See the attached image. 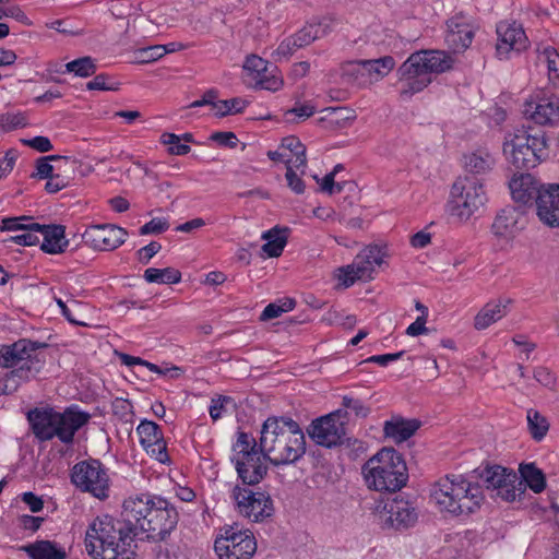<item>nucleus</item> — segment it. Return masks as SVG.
Returning <instances> with one entry per match:
<instances>
[{
  "mask_svg": "<svg viewBox=\"0 0 559 559\" xmlns=\"http://www.w3.org/2000/svg\"><path fill=\"white\" fill-rule=\"evenodd\" d=\"M521 213L513 206L502 209L495 217L491 230L497 237H509L516 233Z\"/></svg>",
  "mask_w": 559,
  "mask_h": 559,
  "instance_id": "cd10ccee",
  "label": "nucleus"
},
{
  "mask_svg": "<svg viewBox=\"0 0 559 559\" xmlns=\"http://www.w3.org/2000/svg\"><path fill=\"white\" fill-rule=\"evenodd\" d=\"M36 223H29L23 228V234L11 237V241L20 246H35L39 243V230L33 228Z\"/></svg>",
  "mask_w": 559,
  "mask_h": 559,
  "instance_id": "de8ad7c7",
  "label": "nucleus"
},
{
  "mask_svg": "<svg viewBox=\"0 0 559 559\" xmlns=\"http://www.w3.org/2000/svg\"><path fill=\"white\" fill-rule=\"evenodd\" d=\"M169 227V224L167 223V221L163 219V218H153L151 219L150 222H147L146 224H144L139 233L140 235H150V234H155V235H158V234H162L164 231H166Z\"/></svg>",
  "mask_w": 559,
  "mask_h": 559,
  "instance_id": "5fc2aeb1",
  "label": "nucleus"
},
{
  "mask_svg": "<svg viewBox=\"0 0 559 559\" xmlns=\"http://www.w3.org/2000/svg\"><path fill=\"white\" fill-rule=\"evenodd\" d=\"M364 64L369 74L376 73L383 78L394 68L395 61L393 57L385 56L374 60H364Z\"/></svg>",
  "mask_w": 559,
  "mask_h": 559,
  "instance_id": "79ce46f5",
  "label": "nucleus"
},
{
  "mask_svg": "<svg viewBox=\"0 0 559 559\" xmlns=\"http://www.w3.org/2000/svg\"><path fill=\"white\" fill-rule=\"evenodd\" d=\"M519 472V477L525 485V489L530 487L535 493H539L545 489V475L534 463H522Z\"/></svg>",
  "mask_w": 559,
  "mask_h": 559,
  "instance_id": "2f4dec72",
  "label": "nucleus"
},
{
  "mask_svg": "<svg viewBox=\"0 0 559 559\" xmlns=\"http://www.w3.org/2000/svg\"><path fill=\"white\" fill-rule=\"evenodd\" d=\"M430 498L440 512L452 516H468L479 510L484 502L479 484L453 474L445 475L432 485Z\"/></svg>",
  "mask_w": 559,
  "mask_h": 559,
  "instance_id": "20e7f679",
  "label": "nucleus"
},
{
  "mask_svg": "<svg viewBox=\"0 0 559 559\" xmlns=\"http://www.w3.org/2000/svg\"><path fill=\"white\" fill-rule=\"evenodd\" d=\"M122 507L123 519L104 514L88 525L84 542L93 559H134L139 533L151 543L166 542L179 521L176 508L160 496H131Z\"/></svg>",
  "mask_w": 559,
  "mask_h": 559,
  "instance_id": "f257e3e1",
  "label": "nucleus"
},
{
  "mask_svg": "<svg viewBox=\"0 0 559 559\" xmlns=\"http://www.w3.org/2000/svg\"><path fill=\"white\" fill-rule=\"evenodd\" d=\"M342 406L350 409L357 417H367L370 414V407L361 400L344 395L342 399Z\"/></svg>",
  "mask_w": 559,
  "mask_h": 559,
  "instance_id": "8fccbe9b",
  "label": "nucleus"
},
{
  "mask_svg": "<svg viewBox=\"0 0 559 559\" xmlns=\"http://www.w3.org/2000/svg\"><path fill=\"white\" fill-rule=\"evenodd\" d=\"M162 249V245L157 241H151L145 247L138 250L136 255L139 262L142 264H147L150 260L157 254Z\"/></svg>",
  "mask_w": 559,
  "mask_h": 559,
  "instance_id": "4d7b16f0",
  "label": "nucleus"
},
{
  "mask_svg": "<svg viewBox=\"0 0 559 559\" xmlns=\"http://www.w3.org/2000/svg\"><path fill=\"white\" fill-rule=\"evenodd\" d=\"M167 53V46L155 45L143 48L138 51V61L140 63H148L158 60Z\"/></svg>",
  "mask_w": 559,
  "mask_h": 559,
  "instance_id": "09e8293b",
  "label": "nucleus"
},
{
  "mask_svg": "<svg viewBox=\"0 0 559 559\" xmlns=\"http://www.w3.org/2000/svg\"><path fill=\"white\" fill-rule=\"evenodd\" d=\"M316 112V107L310 104H297L292 109L285 111L287 122L298 123L311 117Z\"/></svg>",
  "mask_w": 559,
  "mask_h": 559,
  "instance_id": "a18cd8bd",
  "label": "nucleus"
},
{
  "mask_svg": "<svg viewBox=\"0 0 559 559\" xmlns=\"http://www.w3.org/2000/svg\"><path fill=\"white\" fill-rule=\"evenodd\" d=\"M362 473L368 487L377 491L396 492L408 480L405 460L393 448H383L369 459Z\"/></svg>",
  "mask_w": 559,
  "mask_h": 559,
  "instance_id": "423d86ee",
  "label": "nucleus"
},
{
  "mask_svg": "<svg viewBox=\"0 0 559 559\" xmlns=\"http://www.w3.org/2000/svg\"><path fill=\"white\" fill-rule=\"evenodd\" d=\"M464 169L472 175H485L495 166V158L487 150H476L463 157Z\"/></svg>",
  "mask_w": 559,
  "mask_h": 559,
  "instance_id": "c85d7f7f",
  "label": "nucleus"
},
{
  "mask_svg": "<svg viewBox=\"0 0 559 559\" xmlns=\"http://www.w3.org/2000/svg\"><path fill=\"white\" fill-rule=\"evenodd\" d=\"M112 411L115 415L128 420L127 416L132 415V404L128 400L117 399L112 402Z\"/></svg>",
  "mask_w": 559,
  "mask_h": 559,
  "instance_id": "774afa93",
  "label": "nucleus"
},
{
  "mask_svg": "<svg viewBox=\"0 0 559 559\" xmlns=\"http://www.w3.org/2000/svg\"><path fill=\"white\" fill-rule=\"evenodd\" d=\"M23 143L40 153H46L52 150L50 140L43 135H37L29 140H23Z\"/></svg>",
  "mask_w": 559,
  "mask_h": 559,
  "instance_id": "052dcab7",
  "label": "nucleus"
},
{
  "mask_svg": "<svg viewBox=\"0 0 559 559\" xmlns=\"http://www.w3.org/2000/svg\"><path fill=\"white\" fill-rule=\"evenodd\" d=\"M288 187L297 194H301L305 191V182L293 169V166L288 165L285 174Z\"/></svg>",
  "mask_w": 559,
  "mask_h": 559,
  "instance_id": "13d9d810",
  "label": "nucleus"
},
{
  "mask_svg": "<svg viewBox=\"0 0 559 559\" xmlns=\"http://www.w3.org/2000/svg\"><path fill=\"white\" fill-rule=\"evenodd\" d=\"M128 231L114 224L93 225L82 235L85 243L99 251H111L126 241Z\"/></svg>",
  "mask_w": 559,
  "mask_h": 559,
  "instance_id": "dca6fc26",
  "label": "nucleus"
},
{
  "mask_svg": "<svg viewBox=\"0 0 559 559\" xmlns=\"http://www.w3.org/2000/svg\"><path fill=\"white\" fill-rule=\"evenodd\" d=\"M143 277L147 283L177 284L181 281V273L174 267H148L144 271Z\"/></svg>",
  "mask_w": 559,
  "mask_h": 559,
  "instance_id": "72a5a7b5",
  "label": "nucleus"
},
{
  "mask_svg": "<svg viewBox=\"0 0 559 559\" xmlns=\"http://www.w3.org/2000/svg\"><path fill=\"white\" fill-rule=\"evenodd\" d=\"M337 278L346 288L354 285L356 281H359L358 277H356V272L352 264L340 267Z\"/></svg>",
  "mask_w": 559,
  "mask_h": 559,
  "instance_id": "0e129e2a",
  "label": "nucleus"
},
{
  "mask_svg": "<svg viewBox=\"0 0 559 559\" xmlns=\"http://www.w3.org/2000/svg\"><path fill=\"white\" fill-rule=\"evenodd\" d=\"M296 301L293 298L285 297L269 304L260 316L261 321H269L278 318L282 313L293 310Z\"/></svg>",
  "mask_w": 559,
  "mask_h": 559,
  "instance_id": "e433bc0d",
  "label": "nucleus"
},
{
  "mask_svg": "<svg viewBox=\"0 0 559 559\" xmlns=\"http://www.w3.org/2000/svg\"><path fill=\"white\" fill-rule=\"evenodd\" d=\"M358 255L365 260V263L373 266L381 265L384 257L379 246H368Z\"/></svg>",
  "mask_w": 559,
  "mask_h": 559,
  "instance_id": "864d4df0",
  "label": "nucleus"
},
{
  "mask_svg": "<svg viewBox=\"0 0 559 559\" xmlns=\"http://www.w3.org/2000/svg\"><path fill=\"white\" fill-rule=\"evenodd\" d=\"M536 193L538 218L548 227L559 228V183L542 186Z\"/></svg>",
  "mask_w": 559,
  "mask_h": 559,
  "instance_id": "6ab92c4d",
  "label": "nucleus"
},
{
  "mask_svg": "<svg viewBox=\"0 0 559 559\" xmlns=\"http://www.w3.org/2000/svg\"><path fill=\"white\" fill-rule=\"evenodd\" d=\"M539 59L547 63L548 78L552 84H559V53L551 47H545L539 55Z\"/></svg>",
  "mask_w": 559,
  "mask_h": 559,
  "instance_id": "ea45409f",
  "label": "nucleus"
},
{
  "mask_svg": "<svg viewBox=\"0 0 559 559\" xmlns=\"http://www.w3.org/2000/svg\"><path fill=\"white\" fill-rule=\"evenodd\" d=\"M160 141L163 144L169 145L168 152L173 155H187L191 150L188 144L180 143V138L175 133H163Z\"/></svg>",
  "mask_w": 559,
  "mask_h": 559,
  "instance_id": "49530a36",
  "label": "nucleus"
},
{
  "mask_svg": "<svg viewBox=\"0 0 559 559\" xmlns=\"http://www.w3.org/2000/svg\"><path fill=\"white\" fill-rule=\"evenodd\" d=\"M324 34L325 29L321 24H308L295 35H293L294 40L292 41V45L302 48L310 45L316 39L322 37Z\"/></svg>",
  "mask_w": 559,
  "mask_h": 559,
  "instance_id": "c9c22d12",
  "label": "nucleus"
},
{
  "mask_svg": "<svg viewBox=\"0 0 559 559\" xmlns=\"http://www.w3.org/2000/svg\"><path fill=\"white\" fill-rule=\"evenodd\" d=\"M31 559H66V551L50 540H37L20 548Z\"/></svg>",
  "mask_w": 559,
  "mask_h": 559,
  "instance_id": "c756f323",
  "label": "nucleus"
},
{
  "mask_svg": "<svg viewBox=\"0 0 559 559\" xmlns=\"http://www.w3.org/2000/svg\"><path fill=\"white\" fill-rule=\"evenodd\" d=\"M480 478L486 484L487 489L496 491V496L507 502L521 500L525 495V485L512 469L500 465L487 466L480 473Z\"/></svg>",
  "mask_w": 559,
  "mask_h": 559,
  "instance_id": "9b49d317",
  "label": "nucleus"
},
{
  "mask_svg": "<svg viewBox=\"0 0 559 559\" xmlns=\"http://www.w3.org/2000/svg\"><path fill=\"white\" fill-rule=\"evenodd\" d=\"M346 413L342 409L314 419L309 428L310 438L321 447L333 448L343 443L345 437V423L341 418Z\"/></svg>",
  "mask_w": 559,
  "mask_h": 559,
  "instance_id": "f8f14e48",
  "label": "nucleus"
},
{
  "mask_svg": "<svg viewBox=\"0 0 559 559\" xmlns=\"http://www.w3.org/2000/svg\"><path fill=\"white\" fill-rule=\"evenodd\" d=\"M17 154L14 150L5 153V156L0 159V179L7 177L14 168Z\"/></svg>",
  "mask_w": 559,
  "mask_h": 559,
  "instance_id": "680f3d73",
  "label": "nucleus"
},
{
  "mask_svg": "<svg viewBox=\"0 0 559 559\" xmlns=\"http://www.w3.org/2000/svg\"><path fill=\"white\" fill-rule=\"evenodd\" d=\"M234 451L237 452L236 457H249L251 453H261L259 443L255 439L247 432L239 431L237 441L233 445Z\"/></svg>",
  "mask_w": 559,
  "mask_h": 559,
  "instance_id": "58836bf2",
  "label": "nucleus"
},
{
  "mask_svg": "<svg viewBox=\"0 0 559 559\" xmlns=\"http://www.w3.org/2000/svg\"><path fill=\"white\" fill-rule=\"evenodd\" d=\"M45 347L46 343L27 338L0 346V396L15 393L40 370L43 360L37 350Z\"/></svg>",
  "mask_w": 559,
  "mask_h": 559,
  "instance_id": "7ed1b4c3",
  "label": "nucleus"
},
{
  "mask_svg": "<svg viewBox=\"0 0 559 559\" xmlns=\"http://www.w3.org/2000/svg\"><path fill=\"white\" fill-rule=\"evenodd\" d=\"M419 427L420 421L417 419L393 417L384 423L383 432L385 437L393 439L396 443H402L414 436Z\"/></svg>",
  "mask_w": 559,
  "mask_h": 559,
  "instance_id": "bb28decb",
  "label": "nucleus"
},
{
  "mask_svg": "<svg viewBox=\"0 0 559 559\" xmlns=\"http://www.w3.org/2000/svg\"><path fill=\"white\" fill-rule=\"evenodd\" d=\"M33 228L39 230V235L43 237L40 249L44 252L58 254L66 251L69 241L66 239L64 226L35 224Z\"/></svg>",
  "mask_w": 559,
  "mask_h": 559,
  "instance_id": "393cba45",
  "label": "nucleus"
},
{
  "mask_svg": "<svg viewBox=\"0 0 559 559\" xmlns=\"http://www.w3.org/2000/svg\"><path fill=\"white\" fill-rule=\"evenodd\" d=\"M381 518L384 526L402 531L413 526L418 514L411 502L395 498L384 504Z\"/></svg>",
  "mask_w": 559,
  "mask_h": 559,
  "instance_id": "a211bd4d",
  "label": "nucleus"
},
{
  "mask_svg": "<svg viewBox=\"0 0 559 559\" xmlns=\"http://www.w3.org/2000/svg\"><path fill=\"white\" fill-rule=\"evenodd\" d=\"M109 79L107 74L100 73L95 75L94 79L86 84V87L91 91H117L118 83L108 82Z\"/></svg>",
  "mask_w": 559,
  "mask_h": 559,
  "instance_id": "3c124183",
  "label": "nucleus"
},
{
  "mask_svg": "<svg viewBox=\"0 0 559 559\" xmlns=\"http://www.w3.org/2000/svg\"><path fill=\"white\" fill-rule=\"evenodd\" d=\"M228 404H234V400L230 396L219 395L217 399H212V403L209 408L211 418L213 420L219 419L223 413L227 411L226 406Z\"/></svg>",
  "mask_w": 559,
  "mask_h": 559,
  "instance_id": "603ef678",
  "label": "nucleus"
},
{
  "mask_svg": "<svg viewBox=\"0 0 559 559\" xmlns=\"http://www.w3.org/2000/svg\"><path fill=\"white\" fill-rule=\"evenodd\" d=\"M136 432L141 445L151 457L164 464L169 462L167 444L164 440L160 427L156 423L143 419L136 427Z\"/></svg>",
  "mask_w": 559,
  "mask_h": 559,
  "instance_id": "f3484780",
  "label": "nucleus"
},
{
  "mask_svg": "<svg viewBox=\"0 0 559 559\" xmlns=\"http://www.w3.org/2000/svg\"><path fill=\"white\" fill-rule=\"evenodd\" d=\"M27 124V118L23 112H4L0 115V129L4 132L23 128Z\"/></svg>",
  "mask_w": 559,
  "mask_h": 559,
  "instance_id": "c03bdc74",
  "label": "nucleus"
},
{
  "mask_svg": "<svg viewBox=\"0 0 559 559\" xmlns=\"http://www.w3.org/2000/svg\"><path fill=\"white\" fill-rule=\"evenodd\" d=\"M355 269L356 277L360 281H368L372 278V274L374 272V266L371 264L365 263V260L357 255L352 263Z\"/></svg>",
  "mask_w": 559,
  "mask_h": 559,
  "instance_id": "6e6d98bb",
  "label": "nucleus"
},
{
  "mask_svg": "<svg viewBox=\"0 0 559 559\" xmlns=\"http://www.w3.org/2000/svg\"><path fill=\"white\" fill-rule=\"evenodd\" d=\"M487 201L483 181L466 175L453 182L447 206L452 217L460 222H467L485 207Z\"/></svg>",
  "mask_w": 559,
  "mask_h": 559,
  "instance_id": "6e6552de",
  "label": "nucleus"
},
{
  "mask_svg": "<svg viewBox=\"0 0 559 559\" xmlns=\"http://www.w3.org/2000/svg\"><path fill=\"white\" fill-rule=\"evenodd\" d=\"M27 419L33 433L40 441H49L57 437V412L52 408H35L28 412Z\"/></svg>",
  "mask_w": 559,
  "mask_h": 559,
  "instance_id": "b1692460",
  "label": "nucleus"
},
{
  "mask_svg": "<svg viewBox=\"0 0 559 559\" xmlns=\"http://www.w3.org/2000/svg\"><path fill=\"white\" fill-rule=\"evenodd\" d=\"M405 352L401 350L397 353L383 354V355H373L364 360V362H373L378 364L382 367L388 366L390 362L396 361L404 356Z\"/></svg>",
  "mask_w": 559,
  "mask_h": 559,
  "instance_id": "e2e57ef3",
  "label": "nucleus"
},
{
  "mask_svg": "<svg viewBox=\"0 0 559 559\" xmlns=\"http://www.w3.org/2000/svg\"><path fill=\"white\" fill-rule=\"evenodd\" d=\"M267 457L261 453H251L249 457H234L236 471L245 485L259 484L266 475L267 467L264 461Z\"/></svg>",
  "mask_w": 559,
  "mask_h": 559,
  "instance_id": "5701e85b",
  "label": "nucleus"
},
{
  "mask_svg": "<svg viewBox=\"0 0 559 559\" xmlns=\"http://www.w3.org/2000/svg\"><path fill=\"white\" fill-rule=\"evenodd\" d=\"M528 432L535 441H542L549 430V423L536 409H528L526 414Z\"/></svg>",
  "mask_w": 559,
  "mask_h": 559,
  "instance_id": "f704fd0d",
  "label": "nucleus"
},
{
  "mask_svg": "<svg viewBox=\"0 0 559 559\" xmlns=\"http://www.w3.org/2000/svg\"><path fill=\"white\" fill-rule=\"evenodd\" d=\"M53 175V167L48 163V158L39 157L36 160V173L31 175L32 178L47 179Z\"/></svg>",
  "mask_w": 559,
  "mask_h": 559,
  "instance_id": "69168bd1",
  "label": "nucleus"
},
{
  "mask_svg": "<svg viewBox=\"0 0 559 559\" xmlns=\"http://www.w3.org/2000/svg\"><path fill=\"white\" fill-rule=\"evenodd\" d=\"M277 68L257 55L247 57L243 64L245 82L248 85L267 91H278L283 81L275 72Z\"/></svg>",
  "mask_w": 559,
  "mask_h": 559,
  "instance_id": "4468645a",
  "label": "nucleus"
},
{
  "mask_svg": "<svg viewBox=\"0 0 559 559\" xmlns=\"http://www.w3.org/2000/svg\"><path fill=\"white\" fill-rule=\"evenodd\" d=\"M368 73L364 60L350 61L342 67L341 76L345 83L360 84V78Z\"/></svg>",
  "mask_w": 559,
  "mask_h": 559,
  "instance_id": "a19ab883",
  "label": "nucleus"
},
{
  "mask_svg": "<svg viewBox=\"0 0 559 559\" xmlns=\"http://www.w3.org/2000/svg\"><path fill=\"white\" fill-rule=\"evenodd\" d=\"M64 68V72H72L81 78H88L97 70L94 59L88 56L70 61ZM61 72L63 73V71Z\"/></svg>",
  "mask_w": 559,
  "mask_h": 559,
  "instance_id": "4c0bfd02",
  "label": "nucleus"
},
{
  "mask_svg": "<svg viewBox=\"0 0 559 559\" xmlns=\"http://www.w3.org/2000/svg\"><path fill=\"white\" fill-rule=\"evenodd\" d=\"M510 298H499L487 302L474 318V328L485 330L492 323L506 317L509 312Z\"/></svg>",
  "mask_w": 559,
  "mask_h": 559,
  "instance_id": "a878e982",
  "label": "nucleus"
},
{
  "mask_svg": "<svg viewBox=\"0 0 559 559\" xmlns=\"http://www.w3.org/2000/svg\"><path fill=\"white\" fill-rule=\"evenodd\" d=\"M72 484L83 492H90L98 499L109 496V477L99 460L80 461L71 468Z\"/></svg>",
  "mask_w": 559,
  "mask_h": 559,
  "instance_id": "9d476101",
  "label": "nucleus"
},
{
  "mask_svg": "<svg viewBox=\"0 0 559 559\" xmlns=\"http://www.w3.org/2000/svg\"><path fill=\"white\" fill-rule=\"evenodd\" d=\"M533 178L530 174H521L513 177L509 182V188L514 201L526 204L533 199L534 188L531 187Z\"/></svg>",
  "mask_w": 559,
  "mask_h": 559,
  "instance_id": "473e14b6",
  "label": "nucleus"
},
{
  "mask_svg": "<svg viewBox=\"0 0 559 559\" xmlns=\"http://www.w3.org/2000/svg\"><path fill=\"white\" fill-rule=\"evenodd\" d=\"M288 231L287 227L280 228L277 226L264 231L262 239L266 242L262 246L263 252L270 258L280 257L287 243Z\"/></svg>",
  "mask_w": 559,
  "mask_h": 559,
  "instance_id": "7c9ffc66",
  "label": "nucleus"
},
{
  "mask_svg": "<svg viewBox=\"0 0 559 559\" xmlns=\"http://www.w3.org/2000/svg\"><path fill=\"white\" fill-rule=\"evenodd\" d=\"M455 59L444 50H421L412 53L399 68L400 96L411 98L424 91L431 82L432 74H440L453 68Z\"/></svg>",
  "mask_w": 559,
  "mask_h": 559,
  "instance_id": "39448f33",
  "label": "nucleus"
},
{
  "mask_svg": "<svg viewBox=\"0 0 559 559\" xmlns=\"http://www.w3.org/2000/svg\"><path fill=\"white\" fill-rule=\"evenodd\" d=\"M503 153L514 169L528 171L548 155L545 135L543 132L531 134L526 130H516L506 139Z\"/></svg>",
  "mask_w": 559,
  "mask_h": 559,
  "instance_id": "0eeeda50",
  "label": "nucleus"
},
{
  "mask_svg": "<svg viewBox=\"0 0 559 559\" xmlns=\"http://www.w3.org/2000/svg\"><path fill=\"white\" fill-rule=\"evenodd\" d=\"M214 550L219 559H251L257 551L253 534L237 525H225L214 542Z\"/></svg>",
  "mask_w": 559,
  "mask_h": 559,
  "instance_id": "1a4fd4ad",
  "label": "nucleus"
},
{
  "mask_svg": "<svg viewBox=\"0 0 559 559\" xmlns=\"http://www.w3.org/2000/svg\"><path fill=\"white\" fill-rule=\"evenodd\" d=\"M259 448L273 465H288L305 455L306 438L290 417L272 416L262 425Z\"/></svg>",
  "mask_w": 559,
  "mask_h": 559,
  "instance_id": "f03ea898",
  "label": "nucleus"
},
{
  "mask_svg": "<svg viewBox=\"0 0 559 559\" xmlns=\"http://www.w3.org/2000/svg\"><path fill=\"white\" fill-rule=\"evenodd\" d=\"M91 419L87 412L80 411L78 406H70L64 412H57V438L66 443L71 444L74 435Z\"/></svg>",
  "mask_w": 559,
  "mask_h": 559,
  "instance_id": "412c9836",
  "label": "nucleus"
},
{
  "mask_svg": "<svg viewBox=\"0 0 559 559\" xmlns=\"http://www.w3.org/2000/svg\"><path fill=\"white\" fill-rule=\"evenodd\" d=\"M525 115H528L538 124L559 123V97L544 95L536 102L526 103Z\"/></svg>",
  "mask_w": 559,
  "mask_h": 559,
  "instance_id": "4be33fe9",
  "label": "nucleus"
},
{
  "mask_svg": "<svg viewBox=\"0 0 559 559\" xmlns=\"http://www.w3.org/2000/svg\"><path fill=\"white\" fill-rule=\"evenodd\" d=\"M248 104H249L248 100L240 98V97H234L231 99L218 100L216 116L225 117L228 115L240 114L243 111V109L247 107Z\"/></svg>",
  "mask_w": 559,
  "mask_h": 559,
  "instance_id": "37998d69",
  "label": "nucleus"
},
{
  "mask_svg": "<svg viewBox=\"0 0 559 559\" xmlns=\"http://www.w3.org/2000/svg\"><path fill=\"white\" fill-rule=\"evenodd\" d=\"M447 33L444 40L454 52L467 49L474 38V26L463 13H457L447 22Z\"/></svg>",
  "mask_w": 559,
  "mask_h": 559,
  "instance_id": "aec40b11",
  "label": "nucleus"
},
{
  "mask_svg": "<svg viewBox=\"0 0 559 559\" xmlns=\"http://www.w3.org/2000/svg\"><path fill=\"white\" fill-rule=\"evenodd\" d=\"M496 56L500 59H510L511 53H520L528 47V38L521 24L501 21L497 24Z\"/></svg>",
  "mask_w": 559,
  "mask_h": 559,
  "instance_id": "2eb2a0df",
  "label": "nucleus"
},
{
  "mask_svg": "<svg viewBox=\"0 0 559 559\" xmlns=\"http://www.w3.org/2000/svg\"><path fill=\"white\" fill-rule=\"evenodd\" d=\"M534 378L537 382L547 388H551L556 382L554 373L546 367H537L534 371Z\"/></svg>",
  "mask_w": 559,
  "mask_h": 559,
  "instance_id": "338daca9",
  "label": "nucleus"
},
{
  "mask_svg": "<svg viewBox=\"0 0 559 559\" xmlns=\"http://www.w3.org/2000/svg\"><path fill=\"white\" fill-rule=\"evenodd\" d=\"M211 140L221 146L234 148L237 145V138L234 132L221 131L211 135Z\"/></svg>",
  "mask_w": 559,
  "mask_h": 559,
  "instance_id": "bf43d9fd",
  "label": "nucleus"
},
{
  "mask_svg": "<svg viewBox=\"0 0 559 559\" xmlns=\"http://www.w3.org/2000/svg\"><path fill=\"white\" fill-rule=\"evenodd\" d=\"M233 499L238 512L253 522H261L274 512L271 497L264 492H254L239 486L233 489Z\"/></svg>",
  "mask_w": 559,
  "mask_h": 559,
  "instance_id": "ddd939ff",
  "label": "nucleus"
}]
</instances>
